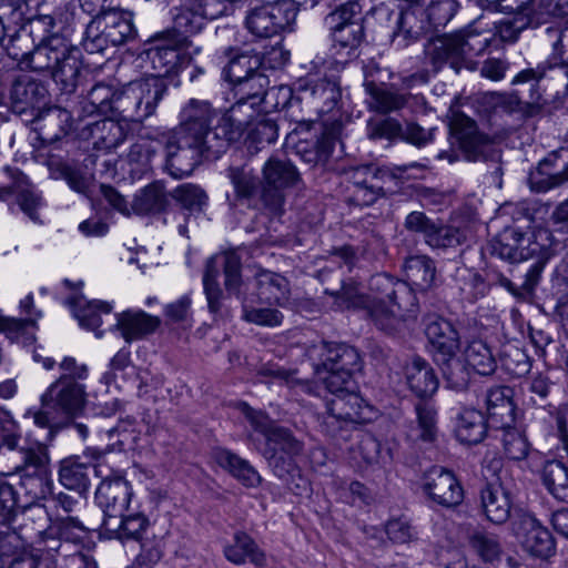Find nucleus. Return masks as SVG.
<instances>
[{
	"instance_id": "nucleus-37",
	"label": "nucleus",
	"mask_w": 568,
	"mask_h": 568,
	"mask_svg": "<svg viewBox=\"0 0 568 568\" xmlns=\"http://www.w3.org/2000/svg\"><path fill=\"white\" fill-rule=\"evenodd\" d=\"M169 205V196L161 182H153L135 194L131 210L138 215L158 214Z\"/></svg>"
},
{
	"instance_id": "nucleus-56",
	"label": "nucleus",
	"mask_w": 568,
	"mask_h": 568,
	"mask_svg": "<svg viewBox=\"0 0 568 568\" xmlns=\"http://www.w3.org/2000/svg\"><path fill=\"white\" fill-rule=\"evenodd\" d=\"M516 229H507L489 244L490 254L511 263L521 262L523 253L517 250V242L514 237Z\"/></svg>"
},
{
	"instance_id": "nucleus-11",
	"label": "nucleus",
	"mask_w": 568,
	"mask_h": 568,
	"mask_svg": "<svg viewBox=\"0 0 568 568\" xmlns=\"http://www.w3.org/2000/svg\"><path fill=\"white\" fill-rule=\"evenodd\" d=\"M257 105L256 101L248 102L239 98L227 111L220 112L217 132L210 136L211 148L216 153H223L231 142L237 141L248 131L261 114Z\"/></svg>"
},
{
	"instance_id": "nucleus-29",
	"label": "nucleus",
	"mask_w": 568,
	"mask_h": 568,
	"mask_svg": "<svg viewBox=\"0 0 568 568\" xmlns=\"http://www.w3.org/2000/svg\"><path fill=\"white\" fill-rule=\"evenodd\" d=\"M362 398L352 389L333 395L327 402L324 425L333 427L338 422L355 423L361 417Z\"/></svg>"
},
{
	"instance_id": "nucleus-13",
	"label": "nucleus",
	"mask_w": 568,
	"mask_h": 568,
	"mask_svg": "<svg viewBox=\"0 0 568 568\" xmlns=\"http://www.w3.org/2000/svg\"><path fill=\"white\" fill-rule=\"evenodd\" d=\"M307 356L315 368L339 371V376L347 377V372L355 373L361 369L358 352L344 343L320 342L307 349Z\"/></svg>"
},
{
	"instance_id": "nucleus-1",
	"label": "nucleus",
	"mask_w": 568,
	"mask_h": 568,
	"mask_svg": "<svg viewBox=\"0 0 568 568\" xmlns=\"http://www.w3.org/2000/svg\"><path fill=\"white\" fill-rule=\"evenodd\" d=\"M369 287L373 295L364 294L353 282L343 283L339 290L326 288L325 293L334 298L337 310L366 308L375 324L386 332L416 314L417 300L407 284L378 274L371 278Z\"/></svg>"
},
{
	"instance_id": "nucleus-12",
	"label": "nucleus",
	"mask_w": 568,
	"mask_h": 568,
	"mask_svg": "<svg viewBox=\"0 0 568 568\" xmlns=\"http://www.w3.org/2000/svg\"><path fill=\"white\" fill-rule=\"evenodd\" d=\"M220 112L206 101L191 99L181 110L180 124L172 131L206 144L211 152L217 154L210 136L217 132Z\"/></svg>"
},
{
	"instance_id": "nucleus-52",
	"label": "nucleus",
	"mask_w": 568,
	"mask_h": 568,
	"mask_svg": "<svg viewBox=\"0 0 568 568\" xmlns=\"http://www.w3.org/2000/svg\"><path fill=\"white\" fill-rule=\"evenodd\" d=\"M277 34L291 31L297 16V3L294 0H277L265 4Z\"/></svg>"
},
{
	"instance_id": "nucleus-23",
	"label": "nucleus",
	"mask_w": 568,
	"mask_h": 568,
	"mask_svg": "<svg viewBox=\"0 0 568 568\" xmlns=\"http://www.w3.org/2000/svg\"><path fill=\"white\" fill-rule=\"evenodd\" d=\"M126 125L112 119H102L87 123L81 131L84 139L91 140L97 150H111L119 146L126 138Z\"/></svg>"
},
{
	"instance_id": "nucleus-16",
	"label": "nucleus",
	"mask_w": 568,
	"mask_h": 568,
	"mask_svg": "<svg viewBox=\"0 0 568 568\" xmlns=\"http://www.w3.org/2000/svg\"><path fill=\"white\" fill-rule=\"evenodd\" d=\"M187 47L183 37H171L163 32L159 36L156 44L151 47L146 54L154 74L163 79L171 73L176 72L182 65L190 62L181 51Z\"/></svg>"
},
{
	"instance_id": "nucleus-28",
	"label": "nucleus",
	"mask_w": 568,
	"mask_h": 568,
	"mask_svg": "<svg viewBox=\"0 0 568 568\" xmlns=\"http://www.w3.org/2000/svg\"><path fill=\"white\" fill-rule=\"evenodd\" d=\"M488 419L480 410L462 408L455 417L456 438L466 445H477L486 436Z\"/></svg>"
},
{
	"instance_id": "nucleus-30",
	"label": "nucleus",
	"mask_w": 568,
	"mask_h": 568,
	"mask_svg": "<svg viewBox=\"0 0 568 568\" xmlns=\"http://www.w3.org/2000/svg\"><path fill=\"white\" fill-rule=\"evenodd\" d=\"M255 284L262 302L284 306L290 300V283L278 273L262 270L255 275Z\"/></svg>"
},
{
	"instance_id": "nucleus-46",
	"label": "nucleus",
	"mask_w": 568,
	"mask_h": 568,
	"mask_svg": "<svg viewBox=\"0 0 568 568\" xmlns=\"http://www.w3.org/2000/svg\"><path fill=\"white\" fill-rule=\"evenodd\" d=\"M415 410L417 424L410 428L408 437L412 440L434 442L437 435L436 409L429 403H418Z\"/></svg>"
},
{
	"instance_id": "nucleus-21",
	"label": "nucleus",
	"mask_w": 568,
	"mask_h": 568,
	"mask_svg": "<svg viewBox=\"0 0 568 568\" xmlns=\"http://www.w3.org/2000/svg\"><path fill=\"white\" fill-rule=\"evenodd\" d=\"M514 390L508 386H495L486 393L487 419L490 428H504L515 423Z\"/></svg>"
},
{
	"instance_id": "nucleus-25",
	"label": "nucleus",
	"mask_w": 568,
	"mask_h": 568,
	"mask_svg": "<svg viewBox=\"0 0 568 568\" xmlns=\"http://www.w3.org/2000/svg\"><path fill=\"white\" fill-rule=\"evenodd\" d=\"M67 304L81 327L95 332L98 337L102 336L99 327L102 324V314L109 315L112 305L102 301H88L83 295H74L68 298Z\"/></svg>"
},
{
	"instance_id": "nucleus-44",
	"label": "nucleus",
	"mask_w": 568,
	"mask_h": 568,
	"mask_svg": "<svg viewBox=\"0 0 568 568\" xmlns=\"http://www.w3.org/2000/svg\"><path fill=\"white\" fill-rule=\"evenodd\" d=\"M541 480L555 498L568 501V468L561 462H547L541 471Z\"/></svg>"
},
{
	"instance_id": "nucleus-10",
	"label": "nucleus",
	"mask_w": 568,
	"mask_h": 568,
	"mask_svg": "<svg viewBox=\"0 0 568 568\" xmlns=\"http://www.w3.org/2000/svg\"><path fill=\"white\" fill-rule=\"evenodd\" d=\"M162 141L166 153V166L178 179L191 174L202 159H217L221 155L212 153L200 140L173 131L163 133Z\"/></svg>"
},
{
	"instance_id": "nucleus-58",
	"label": "nucleus",
	"mask_w": 568,
	"mask_h": 568,
	"mask_svg": "<svg viewBox=\"0 0 568 568\" xmlns=\"http://www.w3.org/2000/svg\"><path fill=\"white\" fill-rule=\"evenodd\" d=\"M171 196L189 212H200L206 204L207 195L197 185L182 184L178 186Z\"/></svg>"
},
{
	"instance_id": "nucleus-15",
	"label": "nucleus",
	"mask_w": 568,
	"mask_h": 568,
	"mask_svg": "<svg viewBox=\"0 0 568 568\" xmlns=\"http://www.w3.org/2000/svg\"><path fill=\"white\" fill-rule=\"evenodd\" d=\"M85 403V386L68 377H59L41 396L44 407L53 408L63 418L75 416Z\"/></svg>"
},
{
	"instance_id": "nucleus-38",
	"label": "nucleus",
	"mask_w": 568,
	"mask_h": 568,
	"mask_svg": "<svg viewBox=\"0 0 568 568\" xmlns=\"http://www.w3.org/2000/svg\"><path fill=\"white\" fill-rule=\"evenodd\" d=\"M224 556L235 565H242L246 560L256 566L265 564L264 552L247 534L242 531H237L233 537V541L224 547Z\"/></svg>"
},
{
	"instance_id": "nucleus-14",
	"label": "nucleus",
	"mask_w": 568,
	"mask_h": 568,
	"mask_svg": "<svg viewBox=\"0 0 568 568\" xmlns=\"http://www.w3.org/2000/svg\"><path fill=\"white\" fill-rule=\"evenodd\" d=\"M422 489L432 503L445 508L458 506L464 499L463 487L455 474L440 466H433L424 474Z\"/></svg>"
},
{
	"instance_id": "nucleus-32",
	"label": "nucleus",
	"mask_w": 568,
	"mask_h": 568,
	"mask_svg": "<svg viewBox=\"0 0 568 568\" xmlns=\"http://www.w3.org/2000/svg\"><path fill=\"white\" fill-rule=\"evenodd\" d=\"M47 87L30 75L18 77L11 85L10 99L16 108L21 111L27 106H36L45 102Z\"/></svg>"
},
{
	"instance_id": "nucleus-57",
	"label": "nucleus",
	"mask_w": 568,
	"mask_h": 568,
	"mask_svg": "<svg viewBox=\"0 0 568 568\" xmlns=\"http://www.w3.org/2000/svg\"><path fill=\"white\" fill-rule=\"evenodd\" d=\"M227 178L230 179L235 197L240 201H248L256 192V180L251 171L243 166H231L227 170Z\"/></svg>"
},
{
	"instance_id": "nucleus-64",
	"label": "nucleus",
	"mask_w": 568,
	"mask_h": 568,
	"mask_svg": "<svg viewBox=\"0 0 568 568\" xmlns=\"http://www.w3.org/2000/svg\"><path fill=\"white\" fill-rule=\"evenodd\" d=\"M60 178H62L69 187L79 194L87 195L92 185L93 178L80 168L70 164H61L58 169Z\"/></svg>"
},
{
	"instance_id": "nucleus-26",
	"label": "nucleus",
	"mask_w": 568,
	"mask_h": 568,
	"mask_svg": "<svg viewBox=\"0 0 568 568\" xmlns=\"http://www.w3.org/2000/svg\"><path fill=\"white\" fill-rule=\"evenodd\" d=\"M298 90L304 92V98L310 99L313 106L322 114L333 111L342 97L338 83L328 79L306 81L300 84Z\"/></svg>"
},
{
	"instance_id": "nucleus-60",
	"label": "nucleus",
	"mask_w": 568,
	"mask_h": 568,
	"mask_svg": "<svg viewBox=\"0 0 568 568\" xmlns=\"http://www.w3.org/2000/svg\"><path fill=\"white\" fill-rule=\"evenodd\" d=\"M545 263L537 260L527 271L525 280L520 286H516L509 278L501 277L500 284L507 288L514 296L525 298L529 296L538 285Z\"/></svg>"
},
{
	"instance_id": "nucleus-36",
	"label": "nucleus",
	"mask_w": 568,
	"mask_h": 568,
	"mask_svg": "<svg viewBox=\"0 0 568 568\" xmlns=\"http://www.w3.org/2000/svg\"><path fill=\"white\" fill-rule=\"evenodd\" d=\"M366 93L369 95L368 105L372 110L379 113H390L398 111L407 105L410 95L399 93L390 88L378 85L374 82L364 84Z\"/></svg>"
},
{
	"instance_id": "nucleus-59",
	"label": "nucleus",
	"mask_w": 568,
	"mask_h": 568,
	"mask_svg": "<svg viewBox=\"0 0 568 568\" xmlns=\"http://www.w3.org/2000/svg\"><path fill=\"white\" fill-rule=\"evenodd\" d=\"M456 0H433L424 11L429 29L445 27L457 11Z\"/></svg>"
},
{
	"instance_id": "nucleus-18",
	"label": "nucleus",
	"mask_w": 568,
	"mask_h": 568,
	"mask_svg": "<svg viewBox=\"0 0 568 568\" xmlns=\"http://www.w3.org/2000/svg\"><path fill=\"white\" fill-rule=\"evenodd\" d=\"M133 490L128 480L121 476L101 481L95 491V499L103 509V519H115L132 508Z\"/></svg>"
},
{
	"instance_id": "nucleus-62",
	"label": "nucleus",
	"mask_w": 568,
	"mask_h": 568,
	"mask_svg": "<svg viewBox=\"0 0 568 568\" xmlns=\"http://www.w3.org/2000/svg\"><path fill=\"white\" fill-rule=\"evenodd\" d=\"M457 278L462 282L460 291L469 301H477L484 297L488 292V284L476 272L468 268L457 271Z\"/></svg>"
},
{
	"instance_id": "nucleus-19",
	"label": "nucleus",
	"mask_w": 568,
	"mask_h": 568,
	"mask_svg": "<svg viewBox=\"0 0 568 568\" xmlns=\"http://www.w3.org/2000/svg\"><path fill=\"white\" fill-rule=\"evenodd\" d=\"M496 477L498 483L487 485L480 493V500L486 518L496 525H500L510 517L513 503L507 469H499Z\"/></svg>"
},
{
	"instance_id": "nucleus-45",
	"label": "nucleus",
	"mask_w": 568,
	"mask_h": 568,
	"mask_svg": "<svg viewBox=\"0 0 568 568\" xmlns=\"http://www.w3.org/2000/svg\"><path fill=\"white\" fill-rule=\"evenodd\" d=\"M466 240L464 230L442 222H434L425 243L433 250H447L462 245Z\"/></svg>"
},
{
	"instance_id": "nucleus-54",
	"label": "nucleus",
	"mask_w": 568,
	"mask_h": 568,
	"mask_svg": "<svg viewBox=\"0 0 568 568\" xmlns=\"http://www.w3.org/2000/svg\"><path fill=\"white\" fill-rule=\"evenodd\" d=\"M496 429L503 433L501 443L504 453L509 459L523 460L528 456L530 444L524 433L514 428L513 425Z\"/></svg>"
},
{
	"instance_id": "nucleus-35",
	"label": "nucleus",
	"mask_w": 568,
	"mask_h": 568,
	"mask_svg": "<svg viewBox=\"0 0 568 568\" xmlns=\"http://www.w3.org/2000/svg\"><path fill=\"white\" fill-rule=\"evenodd\" d=\"M216 463L246 487H256L262 478L257 470L244 458L229 449H217L214 454Z\"/></svg>"
},
{
	"instance_id": "nucleus-31",
	"label": "nucleus",
	"mask_w": 568,
	"mask_h": 568,
	"mask_svg": "<svg viewBox=\"0 0 568 568\" xmlns=\"http://www.w3.org/2000/svg\"><path fill=\"white\" fill-rule=\"evenodd\" d=\"M406 381L409 389L419 398L433 396L439 386L433 367L420 357L414 358L407 365Z\"/></svg>"
},
{
	"instance_id": "nucleus-8",
	"label": "nucleus",
	"mask_w": 568,
	"mask_h": 568,
	"mask_svg": "<svg viewBox=\"0 0 568 568\" xmlns=\"http://www.w3.org/2000/svg\"><path fill=\"white\" fill-rule=\"evenodd\" d=\"M300 180L295 165L280 156H271L262 169L261 202L270 215H281L284 211V190L294 186Z\"/></svg>"
},
{
	"instance_id": "nucleus-24",
	"label": "nucleus",
	"mask_w": 568,
	"mask_h": 568,
	"mask_svg": "<svg viewBox=\"0 0 568 568\" xmlns=\"http://www.w3.org/2000/svg\"><path fill=\"white\" fill-rule=\"evenodd\" d=\"M114 325L126 343L152 334L160 326V318L143 311H125L115 315Z\"/></svg>"
},
{
	"instance_id": "nucleus-51",
	"label": "nucleus",
	"mask_w": 568,
	"mask_h": 568,
	"mask_svg": "<svg viewBox=\"0 0 568 568\" xmlns=\"http://www.w3.org/2000/svg\"><path fill=\"white\" fill-rule=\"evenodd\" d=\"M270 81L260 70L233 87L235 95L256 104L265 101Z\"/></svg>"
},
{
	"instance_id": "nucleus-63",
	"label": "nucleus",
	"mask_w": 568,
	"mask_h": 568,
	"mask_svg": "<svg viewBox=\"0 0 568 568\" xmlns=\"http://www.w3.org/2000/svg\"><path fill=\"white\" fill-rule=\"evenodd\" d=\"M246 27L256 37L271 38L276 36V29L264 6L253 9L246 17Z\"/></svg>"
},
{
	"instance_id": "nucleus-48",
	"label": "nucleus",
	"mask_w": 568,
	"mask_h": 568,
	"mask_svg": "<svg viewBox=\"0 0 568 568\" xmlns=\"http://www.w3.org/2000/svg\"><path fill=\"white\" fill-rule=\"evenodd\" d=\"M33 504H28L27 497L18 496L13 486L4 478L0 477V521L9 524L17 516L19 509H27Z\"/></svg>"
},
{
	"instance_id": "nucleus-27",
	"label": "nucleus",
	"mask_w": 568,
	"mask_h": 568,
	"mask_svg": "<svg viewBox=\"0 0 568 568\" xmlns=\"http://www.w3.org/2000/svg\"><path fill=\"white\" fill-rule=\"evenodd\" d=\"M429 30L424 10L408 8L403 10L397 18L396 29L393 33V43L399 48L407 47Z\"/></svg>"
},
{
	"instance_id": "nucleus-2",
	"label": "nucleus",
	"mask_w": 568,
	"mask_h": 568,
	"mask_svg": "<svg viewBox=\"0 0 568 568\" xmlns=\"http://www.w3.org/2000/svg\"><path fill=\"white\" fill-rule=\"evenodd\" d=\"M21 64L34 72H45L64 93L75 91L82 70L80 50L57 33L44 37L30 52L21 57Z\"/></svg>"
},
{
	"instance_id": "nucleus-3",
	"label": "nucleus",
	"mask_w": 568,
	"mask_h": 568,
	"mask_svg": "<svg viewBox=\"0 0 568 568\" xmlns=\"http://www.w3.org/2000/svg\"><path fill=\"white\" fill-rule=\"evenodd\" d=\"M426 336L433 347L434 361L439 366L448 387L465 389L470 379V372L457 356L460 342L454 325L442 317L428 322Z\"/></svg>"
},
{
	"instance_id": "nucleus-50",
	"label": "nucleus",
	"mask_w": 568,
	"mask_h": 568,
	"mask_svg": "<svg viewBox=\"0 0 568 568\" xmlns=\"http://www.w3.org/2000/svg\"><path fill=\"white\" fill-rule=\"evenodd\" d=\"M469 546L485 562L500 559L501 546L498 538L489 532L475 530L468 537Z\"/></svg>"
},
{
	"instance_id": "nucleus-41",
	"label": "nucleus",
	"mask_w": 568,
	"mask_h": 568,
	"mask_svg": "<svg viewBox=\"0 0 568 568\" xmlns=\"http://www.w3.org/2000/svg\"><path fill=\"white\" fill-rule=\"evenodd\" d=\"M464 365L479 375H490L496 371L497 362L490 346L481 341L469 342L464 351Z\"/></svg>"
},
{
	"instance_id": "nucleus-43",
	"label": "nucleus",
	"mask_w": 568,
	"mask_h": 568,
	"mask_svg": "<svg viewBox=\"0 0 568 568\" xmlns=\"http://www.w3.org/2000/svg\"><path fill=\"white\" fill-rule=\"evenodd\" d=\"M112 112L116 113L125 121H143L134 81L114 92Z\"/></svg>"
},
{
	"instance_id": "nucleus-39",
	"label": "nucleus",
	"mask_w": 568,
	"mask_h": 568,
	"mask_svg": "<svg viewBox=\"0 0 568 568\" xmlns=\"http://www.w3.org/2000/svg\"><path fill=\"white\" fill-rule=\"evenodd\" d=\"M136 95L141 106L142 119L145 120L155 113L159 102L163 99L168 85L164 79L148 77L134 81Z\"/></svg>"
},
{
	"instance_id": "nucleus-49",
	"label": "nucleus",
	"mask_w": 568,
	"mask_h": 568,
	"mask_svg": "<svg viewBox=\"0 0 568 568\" xmlns=\"http://www.w3.org/2000/svg\"><path fill=\"white\" fill-rule=\"evenodd\" d=\"M333 37V48L346 50V55L352 57L364 38V27L362 23H349L343 27L331 28Z\"/></svg>"
},
{
	"instance_id": "nucleus-7",
	"label": "nucleus",
	"mask_w": 568,
	"mask_h": 568,
	"mask_svg": "<svg viewBox=\"0 0 568 568\" xmlns=\"http://www.w3.org/2000/svg\"><path fill=\"white\" fill-rule=\"evenodd\" d=\"M224 271V286L232 294H240L242 285L241 258L235 252H224L210 257L205 265L203 275V287L211 313L217 314L223 306V292L219 285L217 277L220 267Z\"/></svg>"
},
{
	"instance_id": "nucleus-47",
	"label": "nucleus",
	"mask_w": 568,
	"mask_h": 568,
	"mask_svg": "<svg viewBox=\"0 0 568 568\" xmlns=\"http://www.w3.org/2000/svg\"><path fill=\"white\" fill-rule=\"evenodd\" d=\"M261 65L262 61L258 55L241 53L230 59L227 65L223 70V73L225 79L234 87L260 70Z\"/></svg>"
},
{
	"instance_id": "nucleus-6",
	"label": "nucleus",
	"mask_w": 568,
	"mask_h": 568,
	"mask_svg": "<svg viewBox=\"0 0 568 568\" xmlns=\"http://www.w3.org/2000/svg\"><path fill=\"white\" fill-rule=\"evenodd\" d=\"M8 466L7 475L18 477L28 504H36L52 494V479L49 468L50 457L44 444L34 443L33 450Z\"/></svg>"
},
{
	"instance_id": "nucleus-20",
	"label": "nucleus",
	"mask_w": 568,
	"mask_h": 568,
	"mask_svg": "<svg viewBox=\"0 0 568 568\" xmlns=\"http://www.w3.org/2000/svg\"><path fill=\"white\" fill-rule=\"evenodd\" d=\"M562 64L557 65L550 62L539 63L536 68H528L518 72L514 79L511 80V84H520L527 83L528 81H534V93L531 94V101L527 103V114L528 115H537L539 114L546 101L544 100L541 93L539 92L538 83L544 78L548 77L551 73H559L567 78L566 91L568 94V49L562 52Z\"/></svg>"
},
{
	"instance_id": "nucleus-5",
	"label": "nucleus",
	"mask_w": 568,
	"mask_h": 568,
	"mask_svg": "<svg viewBox=\"0 0 568 568\" xmlns=\"http://www.w3.org/2000/svg\"><path fill=\"white\" fill-rule=\"evenodd\" d=\"M87 26L82 45L88 53H101L109 44L116 47L135 36L132 14L110 4L100 8Z\"/></svg>"
},
{
	"instance_id": "nucleus-61",
	"label": "nucleus",
	"mask_w": 568,
	"mask_h": 568,
	"mask_svg": "<svg viewBox=\"0 0 568 568\" xmlns=\"http://www.w3.org/2000/svg\"><path fill=\"white\" fill-rule=\"evenodd\" d=\"M243 320L260 326L275 327L282 324L283 314L271 307H252L243 300Z\"/></svg>"
},
{
	"instance_id": "nucleus-22",
	"label": "nucleus",
	"mask_w": 568,
	"mask_h": 568,
	"mask_svg": "<svg viewBox=\"0 0 568 568\" xmlns=\"http://www.w3.org/2000/svg\"><path fill=\"white\" fill-rule=\"evenodd\" d=\"M149 524L148 517L139 506H133L115 519H103L102 527L110 538L139 540Z\"/></svg>"
},
{
	"instance_id": "nucleus-34",
	"label": "nucleus",
	"mask_w": 568,
	"mask_h": 568,
	"mask_svg": "<svg viewBox=\"0 0 568 568\" xmlns=\"http://www.w3.org/2000/svg\"><path fill=\"white\" fill-rule=\"evenodd\" d=\"M173 31H166V36L183 37L189 44L187 36L199 33L205 26L207 19L202 14V11L189 0L174 8L173 11Z\"/></svg>"
},
{
	"instance_id": "nucleus-40",
	"label": "nucleus",
	"mask_w": 568,
	"mask_h": 568,
	"mask_svg": "<svg viewBox=\"0 0 568 568\" xmlns=\"http://www.w3.org/2000/svg\"><path fill=\"white\" fill-rule=\"evenodd\" d=\"M10 195H16L20 209L32 221H38L36 211L41 204V197L26 176L17 179L11 186L0 187V200L6 201Z\"/></svg>"
},
{
	"instance_id": "nucleus-53",
	"label": "nucleus",
	"mask_w": 568,
	"mask_h": 568,
	"mask_svg": "<svg viewBox=\"0 0 568 568\" xmlns=\"http://www.w3.org/2000/svg\"><path fill=\"white\" fill-rule=\"evenodd\" d=\"M540 24H542V17L540 14H515L500 22L498 33L503 41L514 42L518 39L521 31L527 28H537Z\"/></svg>"
},
{
	"instance_id": "nucleus-42",
	"label": "nucleus",
	"mask_w": 568,
	"mask_h": 568,
	"mask_svg": "<svg viewBox=\"0 0 568 568\" xmlns=\"http://www.w3.org/2000/svg\"><path fill=\"white\" fill-rule=\"evenodd\" d=\"M90 468L78 456L65 458L60 464L59 480L68 489L84 490L89 486Z\"/></svg>"
},
{
	"instance_id": "nucleus-33",
	"label": "nucleus",
	"mask_w": 568,
	"mask_h": 568,
	"mask_svg": "<svg viewBox=\"0 0 568 568\" xmlns=\"http://www.w3.org/2000/svg\"><path fill=\"white\" fill-rule=\"evenodd\" d=\"M404 272L407 284L414 293L413 286L419 291L429 290L436 278L435 262L426 255H414L405 260ZM415 296V294H413Z\"/></svg>"
},
{
	"instance_id": "nucleus-4",
	"label": "nucleus",
	"mask_w": 568,
	"mask_h": 568,
	"mask_svg": "<svg viewBox=\"0 0 568 568\" xmlns=\"http://www.w3.org/2000/svg\"><path fill=\"white\" fill-rule=\"evenodd\" d=\"M490 33L468 26L455 33L436 38L430 45L429 55L434 64H449L459 72L460 69H473V58L489 47Z\"/></svg>"
},
{
	"instance_id": "nucleus-9",
	"label": "nucleus",
	"mask_w": 568,
	"mask_h": 568,
	"mask_svg": "<svg viewBox=\"0 0 568 568\" xmlns=\"http://www.w3.org/2000/svg\"><path fill=\"white\" fill-rule=\"evenodd\" d=\"M450 130L467 161L491 162L495 164V173L501 174L500 150L491 138L478 131L473 119L465 114H455Z\"/></svg>"
},
{
	"instance_id": "nucleus-55",
	"label": "nucleus",
	"mask_w": 568,
	"mask_h": 568,
	"mask_svg": "<svg viewBox=\"0 0 568 568\" xmlns=\"http://www.w3.org/2000/svg\"><path fill=\"white\" fill-rule=\"evenodd\" d=\"M265 440V448H272L284 455L297 456L303 449L302 443L293 436L291 430L277 425Z\"/></svg>"
},
{
	"instance_id": "nucleus-17",
	"label": "nucleus",
	"mask_w": 568,
	"mask_h": 568,
	"mask_svg": "<svg viewBox=\"0 0 568 568\" xmlns=\"http://www.w3.org/2000/svg\"><path fill=\"white\" fill-rule=\"evenodd\" d=\"M513 528L519 544L529 555L548 558L555 554L556 546L551 532L531 515L519 516Z\"/></svg>"
}]
</instances>
